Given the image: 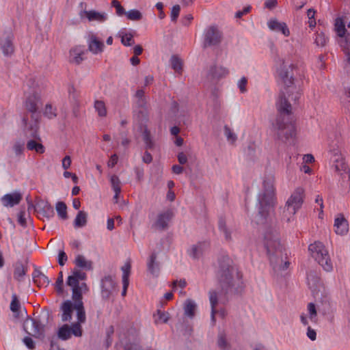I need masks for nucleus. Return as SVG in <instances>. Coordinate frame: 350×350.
Returning a JSON list of instances; mask_svg holds the SVG:
<instances>
[{
  "instance_id": "1",
  "label": "nucleus",
  "mask_w": 350,
  "mask_h": 350,
  "mask_svg": "<svg viewBox=\"0 0 350 350\" xmlns=\"http://www.w3.org/2000/svg\"><path fill=\"white\" fill-rule=\"evenodd\" d=\"M217 278L221 293L225 297L241 294L244 289L243 273L234 269L233 260L223 255L218 259Z\"/></svg>"
},
{
  "instance_id": "2",
  "label": "nucleus",
  "mask_w": 350,
  "mask_h": 350,
  "mask_svg": "<svg viewBox=\"0 0 350 350\" xmlns=\"http://www.w3.org/2000/svg\"><path fill=\"white\" fill-rule=\"evenodd\" d=\"M263 247L275 272L284 271L288 268L291 263L286 260V249L281 242H263Z\"/></svg>"
},
{
  "instance_id": "3",
  "label": "nucleus",
  "mask_w": 350,
  "mask_h": 350,
  "mask_svg": "<svg viewBox=\"0 0 350 350\" xmlns=\"http://www.w3.org/2000/svg\"><path fill=\"white\" fill-rule=\"evenodd\" d=\"M52 319L51 310L44 308L35 318L27 317L25 319L23 324V329L33 337L42 339L44 338L45 327Z\"/></svg>"
},
{
  "instance_id": "4",
  "label": "nucleus",
  "mask_w": 350,
  "mask_h": 350,
  "mask_svg": "<svg viewBox=\"0 0 350 350\" xmlns=\"http://www.w3.org/2000/svg\"><path fill=\"white\" fill-rule=\"evenodd\" d=\"M346 16H339L334 20V30L338 38V42L345 53V62L350 65V21Z\"/></svg>"
},
{
  "instance_id": "5",
  "label": "nucleus",
  "mask_w": 350,
  "mask_h": 350,
  "mask_svg": "<svg viewBox=\"0 0 350 350\" xmlns=\"http://www.w3.org/2000/svg\"><path fill=\"white\" fill-rule=\"evenodd\" d=\"M262 187V193H259L258 197V214L264 220H266L269 215L271 208H273L276 204V198L273 184L270 179L263 180Z\"/></svg>"
},
{
  "instance_id": "6",
  "label": "nucleus",
  "mask_w": 350,
  "mask_h": 350,
  "mask_svg": "<svg viewBox=\"0 0 350 350\" xmlns=\"http://www.w3.org/2000/svg\"><path fill=\"white\" fill-rule=\"evenodd\" d=\"M23 123L28 137L32 139L27 143V148L29 150H34L37 153L42 154L45 151L44 146L41 143V139L38 133V124L37 122L28 123V118L25 116L23 118Z\"/></svg>"
},
{
  "instance_id": "7",
  "label": "nucleus",
  "mask_w": 350,
  "mask_h": 350,
  "mask_svg": "<svg viewBox=\"0 0 350 350\" xmlns=\"http://www.w3.org/2000/svg\"><path fill=\"white\" fill-rule=\"evenodd\" d=\"M308 250L316 261L327 272L332 271L333 265L329 252L323 242H313L308 246Z\"/></svg>"
},
{
  "instance_id": "8",
  "label": "nucleus",
  "mask_w": 350,
  "mask_h": 350,
  "mask_svg": "<svg viewBox=\"0 0 350 350\" xmlns=\"http://www.w3.org/2000/svg\"><path fill=\"white\" fill-rule=\"evenodd\" d=\"M69 306L68 312L67 311V321H70L72 319L73 312L76 311L77 321L71 323L70 325L67 324V339L71 336L75 337H81L83 334V328L81 324L86 321V314L85 308Z\"/></svg>"
},
{
  "instance_id": "9",
  "label": "nucleus",
  "mask_w": 350,
  "mask_h": 350,
  "mask_svg": "<svg viewBox=\"0 0 350 350\" xmlns=\"http://www.w3.org/2000/svg\"><path fill=\"white\" fill-rule=\"evenodd\" d=\"M304 189L302 187H297L295 189L284 206L283 211L284 218L287 217V213L293 216L296 213L304 203Z\"/></svg>"
},
{
  "instance_id": "10",
  "label": "nucleus",
  "mask_w": 350,
  "mask_h": 350,
  "mask_svg": "<svg viewBox=\"0 0 350 350\" xmlns=\"http://www.w3.org/2000/svg\"><path fill=\"white\" fill-rule=\"evenodd\" d=\"M275 128L278 130V138L286 141L295 135V128L292 124L284 122V117L278 116L275 120Z\"/></svg>"
},
{
  "instance_id": "11",
  "label": "nucleus",
  "mask_w": 350,
  "mask_h": 350,
  "mask_svg": "<svg viewBox=\"0 0 350 350\" xmlns=\"http://www.w3.org/2000/svg\"><path fill=\"white\" fill-rule=\"evenodd\" d=\"M297 68V66L293 64L289 66L284 65L283 62L280 68L277 70V74L279 79L284 85L285 88H291L294 84L295 77L293 70Z\"/></svg>"
},
{
  "instance_id": "12",
  "label": "nucleus",
  "mask_w": 350,
  "mask_h": 350,
  "mask_svg": "<svg viewBox=\"0 0 350 350\" xmlns=\"http://www.w3.org/2000/svg\"><path fill=\"white\" fill-rule=\"evenodd\" d=\"M40 98L37 93H33L28 96L25 102V107L27 111L31 113V117L34 120L33 122L38 124V120L40 118L39 107Z\"/></svg>"
},
{
  "instance_id": "13",
  "label": "nucleus",
  "mask_w": 350,
  "mask_h": 350,
  "mask_svg": "<svg viewBox=\"0 0 350 350\" xmlns=\"http://www.w3.org/2000/svg\"><path fill=\"white\" fill-rule=\"evenodd\" d=\"M29 203L28 209L33 208L37 213L38 217L49 219L54 216L53 207L47 202L44 200L40 199L37 200L35 205L31 202Z\"/></svg>"
},
{
  "instance_id": "14",
  "label": "nucleus",
  "mask_w": 350,
  "mask_h": 350,
  "mask_svg": "<svg viewBox=\"0 0 350 350\" xmlns=\"http://www.w3.org/2000/svg\"><path fill=\"white\" fill-rule=\"evenodd\" d=\"M222 33L216 25L208 27L204 32V47L215 46L221 41Z\"/></svg>"
},
{
  "instance_id": "15",
  "label": "nucleus",
  "mask_w": 350,
  "mask_h": 350,
  "mask_svg": "<svg viewBox=\"0 0 350 350\" xmlns=\"http://www.w3.org/2000/svg\"><path fill=\"white\" fill-rule=\"evenodd\" d=\"M48 339L51 350H65L61 348V343L66 341V323L59 326Z\"/></svg>"
},
{
  "instance_id": "16",
  "label": "nucleus",
  "mask_w": 350,
  "mask_h": 350,
  "mask_svg": "<svg viewBox=\"0 0 350 350\" xmlns=\"http://www.w3.org/2000/svg\"><path fill=\"white\" fill-rule=\"evenodd\" d=\"M77 290L79 292V296H75L74 290L72 291V295H71V300L67 299V306L68 309L69 308V306H74L73 308H85L84 304L83 301V293H86L88 291L89 288L85 282H81L80 284V282L77 283Z\"/></svg>"
},
{
  "instance_id": "17",
  "label": "nucleus",
  "mask_w": 350,
  "mask_h": 350,
  "mask_svg": "<svg viewBox=\"0 0 350 350\" xmlns=\"http://www.w3.org/2000/svg\"><path fill=\"white\" fill-rule=\"evenodd\" d=\"M13 39L14 35L10 29L4 31L1 36L0 48L5 56H9L14 52Z\"/></svg>"
},
{
  "instance_id": "18",
  "label": "nucleus",
  "mask_w": 350,
  "mask_h": 350,
  "mask_svg": "<svg viewBox=\"0 0 350 350\" xmlns=\"http://www.w3.org/2000/svg\"><path fill=\"white\" fill-rule=\"evenodd\" d=\"M101 296L103 299L108 300L116 290V283L111 275H106L101 279Z\"/></svg>"
},
{
  "instance_id": "19",
  "label": "nucleus",
  "mask_w": 350,
  "mask_h": 350,
  "mask_svg": "<svg viewBox=\"0 0 350 350\" xmlns=\"http://www.w3.org/2000/svg\"><path fill=\"white\" fill-rule=\"evenodd\" d=\"M86 278V273L77 269H75L72 271V274L67 278V286H70L71 290H74L75 296L77 295L79 296V292L77 290V283L81 280H85Z\"/></svg>"
},
{
  "instance_id": "20",
  "label": "nucleus",
  "mask_w": 350,
  "mask_h": 350,
  "mask_svg": "<svg viewBox=\"0 0 350 350\" xmlns=\"http://www.w3.org/2000/svg\"><path fill=\"white\" fill-rule=\"evenodd\" d=\"M174 217V213L171 209L158 214L153 226L159 230H163L168 228V223Z\"/></svg>"
},
{
  "instance_id": "21",
  "label": "nucleus",
  "mask_w": 350,
  "mask_h": 350,
  "mask_svg": "<svg viewBox=\"0 0 350 350\" xmlns=\"http://www.w3.org/2000/svg\"><path fill=\"white\" fill-rule=\"evenodd\" d=\"M208 247L209 245L207 244V242H197L188 250V254L193 258L198 259Z\"/></svg>"
},
{
  "instance_id": "22",
  "label": "nucleus",
  "mask_w": 350,
  "mask_h": 350,
  "mask_svg": "<svg viewBox=\"0 0 350 350\" xmlns=\"http://www.w3.org/2000/svg\"><path fill=\"white\" fill-rule=\"evenodd\" d=\"M334 230L336 234L343 235L349 231V224L342 214H339L334 221Z\"/></svg>"
},
{
  "instance_id": "23",
  "label": "nucleus",
  "mask_w": 350,
  "mask_h": 350,
  "mask_svg": "<svg viewBox=\"0 0 350 350\" xmlns=\"http://www.w3.org/2000/svg\"><path fill=\"white\" fill-rule=\"evenodd\" d=\"M147 270L154 277H158L160 272L159 262L157 261V252H152L147 261Z\"/></svg>"
},
{
  "instance_id": "24",
  "label": "nucleus",
  "mask_w": 350,
  "mask_h": 350,
  "mask_svg": "<svg viewBox=\"0 0 350 350\" xmlns=\"http://www.w3.org/2000/svg\"><path fill=\"white\" fill-rule=\"evenodd\" d=\"M22 199V196L20 193L14 192L4 195L1 198V202L4 206L12 207L14 205L19 204Z\"/></svg>"
},
{
  "instance_id": "25",
  "label": "nucleus",
  "mask_w": 350,
  "mask_h": 350,
  "mask_svg": "<svg viewBox=\"0 0 350 350\" xmlns=\"http://www.w3.org/2000/svg\"><path fill=\"white\" fill-rule=\"evenodd\" d=\"M104 43L99 40L96 36L92 35L88 42V50L94 54H98L103 51Z\"/></svg>"
},
{
  "instance_id": "26",
  "label": "nucleus",
  "mask_w": 350,
  "mask_h": 350,
  "mask_svg": "<svg viewBox=\"0 0 350 350\" xmlns=\"http://www.w3.org/2000/svg\"><path fill=\"white\" fill-rule=\"evenodd\" d=\"M208 295L209 301L211 306V319L213 324H215L216 322L215 315L217 313V310L216 309V306L218 304L217 293L216 291L212 290L209 291Z\"/></svg>"
},
{
  "instance_id": "27",
  "label": "nucleus",
  "mask_w": 350,
  "mask_h": 350,
  "mask_svg": "<svg viewBox=\"0 0 350 350\" xmlns=\"http://www.w3.org/2000/svg\"><path fill=\"white\" fill-rule=\"evenodd\" d=\"M280 104L278 108V110L280 113L278 116H282L284 117L283 114L290 115L291 114V105L286 98L284 93L282 92L280 94Z\"/></svg>"
},
{
  "instance_id": "28",
  "label": "nucleus",
  "mask_w": 350,
  "mask_h": 350,
  "mask_svg": "<svg viewBox=\"0 0 350 350\" xmlns=\"http://www.w3.org/2000/svg\"><path fill=\"white\" fill-rule=\"evenodd\" d=\"M33 280L39 287L47 286L51 280L40 271L36 269L32 274Z\"/></svg>"
},
{
  "instance_id": "29",
  "label": "nucleus",
  "mask_w": 350,
  "mask_h": 350,
  "mask_svg": "<svg viewBox=\"0 0 350 350\" xmlns=\"http://www.w3.org/2000/svg\"><path fill=\"white\" fill-rule=\"evenodd\" d=\"M281 239L278 226H269L264 234V241H280Z\"/></svg>"
},
{
  "instance_id": "30",
  "label": "nucleus",
  "mask_w": 350,
  "mask_h": 350,
  "mask_svg": "<svg viewBox=\"0 0 350 350\" xmlns=\"http://www.w3.org/2000/svg\"><path fill=\"white\" fill-rule=\"evenodd\" d=\"M229 74V70L223 66H212L209 70V75L213 78L219 79L226 77Z\"/></svg>"
},
{
  "instance_id": "31",
  "label": "nucleus",
  "mask_w": 350,
  "mask_h": 350,
  "mask_svg": "<svg viewBox=\"0 0 350 350\" xmlns=\"http://www.w3.org/2000/svg\"><path fill=\"white\" fill-rule=\"evenodd\" d=\"M269 27L275 31H281L285 36L290 34L289 29L285 23H279L276 20H271L269 22Z\"/></svg>"
},
{
  "instance_id": "32",
  "label": "nucleus",
  "mask_w": 350,
  "mask_h": 350,
  "mask_svg": "<svg viewBox=\"0 0 350 350\" xmlns=\"http://www.w3.org/2000/svg\"><path fill=\"white\" fill-rule=\"evenodd\" d=\"M84 14L89 21L104 22L107 18L105 13L98 12L95 10H85Z\"/></svg>"
},
{
  "instance_id": "33",
  "label": "nucleus",
  "mask_w": 350,
  "mask_h": 350,
  "mask_svg": "<svg viewBox=\"0 0 350 350\" xmlns=\"http://www.w3.org/2000/svg\"><path fill=\"white\" fill-rule=\"evenodd\" d=\"M86 51H82L79 48H75L70 51V55L72 58L70 60L71 63H75L77 65L80 64L84 59L83 55Z\"/></svg>"
},
{
  "instance_id": "34",
  "label": "nucleus",
  "mask_w": 350,
  "mask_h": 350,
  "mask_svg": "<svg viewBox=\"0 0 350 350\" xmlns=\"http://www.w3.org/2000/svg\"><path fill=\"white\" fill-rule=\"evenodd\" d=\"M143 141L145 144L146 150H153L155 147V144L152 139L150 131L145 126L142 133Z\"/></svg>"
},
{
  "instance_id": "35",
  "label": "nucleus",
  "mask_w": 350,
  "mask_h": 350,
  "mask_svg": "<svg viewBox=\"0 0 350 350\" xmlns=\"http://www.w3.org/2000/svg\"><path fill=\"white\" fill-rule=\"evenodd\" d=\"M54 286L55 292L58 296H63L64 293V274L63 271H61L59 273V275L57 278L56 282L53 284Z\"/></svg>"
},
{
  "instance_id": "36",
  "label": "nucleus",
  "mask_w": 350,
  "mask_h": 350,
  "mask_svg": "<svg viewBox=\"0 0 350 350\" xmlns=\"http://www.w3.org/2000/svg\"><path fill=\"white\" fill-rule=\"evenodd\" d=\"M75 263L77 267L84 269L85 270L92 269V262L91 261H87L85 257L82 255H78L75 260Z\"/></svg>"
},
{
  "instance_id": "37",
  "label": "nucleus",
  "mask_w": 350,
  "mask_h": 350,
  "mask_svg": "<svg viewBox=\"0 0 350 350\" xmlns=\"http://www.w3.org/2000/svg\"><path fill=\"white\" fill-rule=\"evenodd\" d=\"M218 227L219 230L224 234L226 240L231 239V232L227 228L226 218L224 216L219 217Z\"/></svg>"
},
{
  "instance_id": "38",
  "label": "nucleus",
  "mask_w": 350,
  "mask_h": 350,
  "mask_svg": "<svg viewBox=\"0 0 350 350\" xmlns=\"http://www.w3.org/2000/svg\"><path fill=\"white\" fill-rule=\"evenodd\" d=\"M172 68L176 72L181 74L183 71V61L176 55H173L170 59Z\"/></svg>"
},
{
  "instance_id": "39",
  "label": "nucleus",
  "mask_w": 350,
  "mask_h": 350,
  "mask_svg": "<svg viewBox=\"0 0 350 350\" xmlns=\"http://www.w3.org/2000/svg\"><path fill=\"white\" fill-rule=\"evenodd\" d=\"M69 99L70 103H79L80 101V92L73 85H70L68 90Z\"/></svg>"
},
{
  "instance_id": "40",
  "label": "nucleus",
  "mask_w": 350,
  "mask_h": 350,
  "mask_svg": "<svg viewBox=\"0 0 350 350\" xmlns=\"http://www.w3.org/2000/svg\"><path fill=\"white\" fill-rule=\"evenodd\" d=\"M122 271V281L129 282V277L131 273V260H127L124 265L121 267Z\"/></svg>"
},
{
  "instance_id": "41",
  "label": "nucleus",
  "mask_w": 350,
  "mask_h": 350,
  "mask_svg": "<svg viewBox=\"0 0 350 350\" xmlns=\"http://www.w3.org/2000/svg\"><path fill=\"white\" fill-rule=\"evenodd\" d=\"M196 309V305L195 303L190 299H187L185 307V314L190 318H193L195 315Z\"/></svg>"
},
{
  "instance_id": "42",
  "label": "nucleus",
  "mask_w": 350,
  "mask_h": 350,
  "mask_svg": "<svg viewBox=\"0 0 350 350\" xmlns=\"http://www.w3.org/2000/svg\"><path fill=\"white\" fill-rule=\"evenodd\" d=\"M94 108L100 117H105L107 116V109L103 101L96 100L94 102Z\"/></svg>"
},
{
  "instance_id": "43",
  "label": "nucleus",
  "mask_w": 350,
  "mask_h": 350,
  "mask_svg": "<svg viewBox=\"0 0 350 350\" xmlns=\"http://www.w3.org/2000/svg\"><path fill=\"white\" fill-rule=\"evenodd\" d=\"M87 222V215L83 211H79L75 219V225L78 227H82L85 225Z\"/></svg>"
},
{
  "instance_id": "44",
  "label": "nucleus",
  "mask_w": 350,
  "mask_h": 350,
  "mask_svg": "<svg viewBox=\"0 0 350 350\" xmlns=\"http://www.w3.org/2000/svg\"><path fill=\"white\" fill-rule=\"evenodd\" d=\"M12 150L16 157L22 155L25 150V142L23 140L16 141L12 146Z\"/></svg>"
},
{
  "instance_id": "45",
  "label": "nucleus",
  "mask_w": 350,
  "mask_h": 350,
  "mask_svg": "<svg viewBox=\"0 0 350 350\" xmlns=\"http://www.w3.org/2000/svg\"><path fill=\"white\" fill-rule=\"evenodd\" d=\"M146 103H147L146 98L137 100L136 105L138 108L140 109L139 111L138 116L142 115V117H144L145 118H147Z\"/></svg>"
},
{
  "instance_id": "46",
  "label": "nucleus",
  "mask_w": 350,
  "mask_h": 350,
  "mask_svg": "<svg viewBox=\"0 0 350 350\" xmlns=\"http://www.w3.org/2000/svg\"><path fill=\"white\" fill-rule=\"evenodd\" d=\"M125 15L131 21H139L142 18V14L138 10H131L126 12Z\"/></svg>"
},
{
  "instance_id": "47",
  "label": "nucleus",
  "mask_w": 350,
  "mask_h": 350,
  "mask_svg": "<svg viewBox=\"0 0 350 350\" xmlns=\"http://www.w3.org/2000/svg\"><path fill=\"white\" fill-rule=\"evenodd\" d=\"M327 37L325 36V33L323 31H317L316 33L314 43L318 46H324L327 43Z\"/></svg>"
},
{
  "instance_id": "48",
  "label": "nucleus",
  "mask_w": 350,
  "mask_h": 350,
  "mask_svg": "<svg viewBox=\"0 0 350 350\" xmlns=\"http://www.w3.org/2000/svg\"><path fill=\"white\" fill-rule=\"evenodd\" d=\"M55 209L58 216L62 219H66V203L62 201L57 202Z\"/></svg>"
},
{
  "instance_id": "49",
  "label": "nucleus",
  "mask_w": 350,
  "mask_h": 350,
  "mask_svg": "<svg viewBox=\"0 0 350 350\" xmlns=\"http://www.w3.org/2000/svg\"><path fill=\"white\" fill-rule=\"evenodd\" d=\"M334 169L336 172H345L348 170V167L343 159H336L334 164Z\"/></svg>"
},
{
  "instance_id": "50",
  "label": "nucleus",
  "mask_w": 350,
  "mask_h": 350,
  "mask_svg": "<svg viewBox=\"0 0 350 350\" xmlns=\"http://www.w3.org/2000/svg\"><path fill=\"white\" fill-rule=\"evenodd\" d=\"M20 307H21V304H20V302H19L17 295L16 294H13L12 296V301H11L10 306V310L13 312H18Z\"/></svg>"
},
{
  "instance_id": "51",
  "label": "nucleus",
  "mask_w": 350,
  "mask_h": 350,
  "mask_svg": "<svg viewBox=\"0 0 350 350\" xmlns=\"http://www.w3.org/2000/svg\"><path fill=\"white\" fill-rule=\"evenodd\" d=\"M308 310L310 314V319L312 321L316 323L317 321V312L315 304L313 303H309L308 305Z\"/></svg>"
},
{
  "instance_id": "52",
  "label": "nucleus",
  "mask_w": 350,
  "mask_h": 350,
  "mask_svg": "<svg viewBox=\"0 0 350 350\" xmlns=\"http://www.w3.org/2000/svg\"><path fill=\"white\" fill-rule=\"evenodd\" d=\"M224 133L227 137V139L228 141H230L232 144H234L237 139V135L232 131L230 128L227 125L224 126Z\"/></svg>"
},
{
  "instance_id": "53",
  "label": "nucleus",
  "mask_w": 350,
  "mask_h": 350,
  "mask_svg": "<svg viewBox=\"0 0 350 350\" xmlns=\"http://www.w3.org/2000/svg\"><path fill=\"white\" fill-rule=\"evenodd\" d=\"M25 273L26 270L25 267L23 265H21L15 268L14 271V277L15 279L20 281L22 280Z\"/></svg>"
},
{
  "instance_id": "54",
  "label": "nucleus",
  "mask_w": 350,
  "mask_h": 350,
  "mask_svg": "<svg viewBox=\"0 0 350 350\" xmlns=\"http://www.w3.org/2000/svg\"><path fill=\"white\" fill-rule=\"evenodd\" d=\"M111 183L115 193H117L121 192L120 181L119 178L116 175H113L111 176Z\"/></svg>"
},
{
  "instance_id": "55",
  "label": "nucleus",
  "mask_w": 350,
  "mask_h": 350,
  "mask_svg": "<svg viewBox=\"0 0 350 350\" xmlns=\"http://www.w3.org/2000/svg\"><path fill=\"white\" fill-rule=\"evenodd\" d=\"M111 5L116 8V14L118 16H122L126 14V12L125 11V9L118 0H113L111 1Z\"/></svg>"
},
{
  "instance_id": "56",
  "label": "nucleus",
  "mask_w": 350,
  "mask_h": 350,
  "mask_svg": "<svg viewBox=\"0 0 350 350\" xmlns=\"http://www.w3.org/2000/svg\"><path fill=\"white\" fill-rule=\"evenodd\" d=\"M133 36L131 33H126L124 36L122 37L121 42L122 43L126 46H131L134 44Z\"/></svg>"
},
{
  "instance_id": "57",
  "label": "nucleus",
  "mask_w": 350,
  "mask_h": 350,
  "mask_svg": "<svg viewBox=\"0 0 350 350\" xmlns=\"http://www.w3.org/2000/svg\"><path fill=\"white\" fill-rule=\"evenodd\" d=\"M180 11V7L179 5H175L172 7L171 10V20L173 22H176Z\"/></svg>"
},
{
  "instance_id": "58",
  "label": "nucleus",
  "mask_w": 350,
  "mask_h": 350,
  "mask_svg": "<svg viewBox=\"0 0 350 350\" xmlns=\"http://www.w3.org/2000/svg\"><path fill=\"white\" fill-rule=\"evenodd\" d=\"M217 345L219 348L223 349H226V348L229 345L226 340L225 334H221L218 336Z\"/></svg>"
},
{
  "instance_id": "59",
  "label": "nucleus",
  "mask_w": 350,
  "mask_h": 350,
  "mask_svg": "<svg viewBox=\"0 0 350 350\" xmlns=\"http://www.w3.org/2000/svg\"><path fill=\"white\" fill-rule=\"evenodd\" d=\"M80 105L81 102L70 103L72 113L75 118H78L80 116Z\"/></svg>"
},
{
  "instance_id": "60",
  "label": "nucleus",
  "mask_w": 350,
  "mask_h": 350,
  "mask_svg": "<svg viewBox=\"0 0 350 350\" xmlns=\"http://www.w3.org/2000/svg\"><path fill=\"white\" fill-rule=\"evenodd\" d=\"M23 342L25 345V346L30 350H33L36 347L34 341L30 337H25L23 338Z\"/></svg>"
},
{
  "instance_id": "61",
  "label": "nucleus",
  "mask_w": 350,
  "mask_h": 350,
  "mask_svg": "<svg viewBox=\"0 0 350 350\" xmlns=\"http://www.w3.org/2000/svg\"><path fill=\"white\" fill-rule=\"evenodd\" d=\"M157 312L159 316V319L163 323H166L170 319L169 313L163 312L161 310H157Z\"/></svg>"
},
{
  "instance_id": "62",
  "label": "nucleus",
  "mask_w": 350,
  "mask_h": 350,
  "mask_svg": "<svg viewBox=\"0 0 350 350\" xmlns=\"http://www.w3.org/2000/svg\"><path fill=\"white\" fill-rule=\"evenodd\" d=\"M247 79L246 77H243L238 83L239 88L241 91V92L244 93L247 91Z\"/></svg>"
},
{
  "instance_id": "63",
  "label": "nucleus",
  "mask_w": 350,
  "mask_h": 350,
  "mask_svg": "<svg viewBox=\"0 0 350 350\" xmlns=\"http://www.w3.org/2000/svg\"><path fill=\"white\" fill-rule=\"evenodd\" d=\"M44 115L49 118H52L56 116V114L53 111V107L51 105H46Z\"/></svg>"
},
{
  "instance_id": "64",
  "label": "nucleus",
  "mask_w": 350,
  "mask_h": 350,
  "mask_svg": "<svg viewBox=\"0 0 350 350\" xmlns=\"http://www.w3.org/2000/svg\"><path fill=\"white\" fill-rule=\"evenodd\" d=\"M124 350H141L142 349L138 345L135 343H126L124 347Z\"/></svg>"
}]
</instances>
